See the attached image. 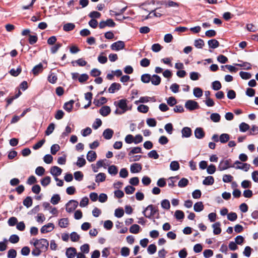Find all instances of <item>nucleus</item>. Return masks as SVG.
<instances>
[{"instance_id":"f257e3e1","label":"nucleus","mask_w":258,"mask_h":258,"mask_svg":"<svg viewBox=\"0 0 258 258\" xmlns=\"http://www.w3.org/2000/svg\"><path fill=\"white\" fill-rule=\"evenodd\" d=\"M143 214L147 218L150 219L152 216H154L157 213L158 216L157 218H159V210L157 207L153 205H149L143 211Z\"/></svg>"},{"instance_id":"f03ea898","label":"nucleus","mask_w":258,"mask_h":258,"mask_svg":"<svg viewBox=\"0 0 258 258\" xmlns=\"http://www.w3.org/2000/svg\"><path fill=\"white\" fill-rule=\"evenodd\" d=\"M33 239L35 240V242L33 243V245L34 246H37V245H39L38 247L40 249L44 250V251L47 250L49 246V242L46 239H35L34 238Z\"/></svg>"},{"instance_id":"7ed1b4c3","label":"nucleus","mask_w":258,"mask_h":258,"mask_svg":"<svg viewBox=\"0 0 258 258\" xmlns=\"http://www.w3.org/2000/svg\"><path fill=\"white\" fill-rule=\"evenodd\" d=\"M232 160L231 159L227 160H222L220 161L219 166L218 169L220 171H223L226 170L231 167H234V165L231 164Z\"/></svg>"},{"instance_id":"20e7f679","label":"nucleus","mask_w":258,"mask_h":258,"mask_svg":"<svg viewBox=\"0 0 258 258\" xmlns=\"http://www.w3.org/2000/svg\"><path fill=\"white\" fill-rule=\"evenodd\" d=\"M114 105L121 109V113H125L128 110L127 105V100L122 99L118 101V102L114 101Z\"/></svg>"},{"instance_id":"39448f33","label":"nucleus","mask_w":258,"mask_h":258,"mask_svg":"<svg viewBox=\"0 0 258 258\" xmlns=\"http://www.w3.org/2000/svg\"><path fill=\"white\" fill-rule=\"evenodd\" d=\"M185 107L189 111H192L199 109L200 106L197 102L192 100H188L185 102Z\"/></svg>"},{"instance_id":"423d86ee","label":"nucleus","mask_w":258,"mask_h":258,"mask_svg":"<svg viewBox=\"0 0 258 258\" xmlns=\"http://www.w3.org/2000/svg\"><path fill=\"white\" fill-rule=\"evenodd\" d=\"M78 202L74 200H71L66 204V211L68 213L73 212L78 207Z\"/></svg>"},{"instance_id":"0eeeda50","label":"nucleus","mask_w":258,"mask_h":258,"mask_svg":"<svg viewBox=\"0 0 258 258\" xmlns=\"http://www.w3.org/2000/svg\"><path fill=\"white\" fill-rule=\"evenodd\" d=\"M125 47V43L123 41L118 40L110 45V48L113 51H119Z\"/></svg>"},{"instance_id":"6e6552de","label":"nucleus","mask_w":258,"mask_h":258,"mask_svg":"<svg viewBox=\"0 0 258 258\" xmlns=\"http://www.w3.org/2000/svg\"><path fill=\"white\" fill-rule=\"evenodd\" d=\"M116 25L115 23L111 19H108L106 21H102L99 23V27L100 29H103L105 27L113 28Z\"/></svg>"},{"instance_id":"1a4fd4ad","label":"nucleus","mask_w":258,"mask_h":258,"mask_svg":"<svg viewBox=\"0 0 258 258\" xmlns=\"http://www.w3.org/2000/svg\"><path fill=\"white\" fill-rule=\"evenodd\" d=\"M54 228V224L52 223H49L43 226L40 229V231L42 233H46L51 232Z\"/></svg>"},{"instance_id":"9d476101","label":"nucleus","mask_w":258,"mask_h":258,"mask_svg":"<svg viewBox=\"0 0 258 258\" xmlns=\"http://www.w3.org/2000/svg\"><path fill=\"white\" fill-rule=\"evenodd\" d=\"M195 136L197 139H201L205 137V133L202 127H197L195 130Z\"/></svg>"},{"instance_id":"9b49d317","label":"nucleus","mask_w":258,"mask_h":258,"mask_svg":"<svg viewBox=\"0 0 258 258\" xmlns=\"http://www.w3.org/2000/svg\"><path fill=\"white\" fill-rule=\"evenodd\" d=\"M77 254V250L75 247H71L66 249V254L68 258H73Z\"/></svg>"},{"instance_id":"f8f14e48","label":"nucleus","mask_w":258,"mask_h":258,"mask_svg":"<svg viewBox=\"0 0 258 258\" xmlns=\"http://www.w3.org/2000/svg\"><path fill=\"white\" fill-rule=\"evenodd\" d=\"M62 169L56 166H54L50 168V173L55 177L60 175L62 173Z\"/></svg>"},{"instance_id":"ddd939ff","label":"nucleus","mask_w":258,"mask_h":258,"mask_svg":"<svg viewBox=\"0 0 258 258\" xmlns=\"http://www.w3.org/2000/svg\"><path fill=\"white\" fill-rule=\"evenodd\" d=\"M142 169V167L140 163H133L131 165L130 170L132 173L140 172Z\"/></svg>"},{"instance_id":"4468645a","label":"nucleus","mask_w":258,"mask_h":258,"mask_svg":"<svg viewBox=\"0 0 258 258\" xmlns=\"http://www.w3.org/2000/svg\"><path fill=\"white\" fill-rule=\"evenodd\" d=\"M99 113L102 115L103 116H107L109 115L111 112V109L108 106H102L99 111Z\"/></svg>"},{"instance_id":"2eb2a0df","label":"nucleus","mask_w":258,"mask_h":258,"mask_svg":"<svg viewBox=\"0 0 258 258\" xmlns=\"http://www.w3.org/2000/svg\"><path fill=\"white\" fill-rule=\"evenodd\" d=\"M114 131L111 128H106L103 132L102 136L106 140H110L112 138Z\"/></svg>"},{"instance_id":"dca6fc26","label":"nucleus","mask_w":258,"mask_h":258,"mask_svg":"<svg viewBox=\"0 0 258 258\" xmlns=\"http://www.w3.org/2000/svg\"><path fill=\"white\" fill-rule=\"evenodd\" d=\"M121 88V86L119 83L114 82L111 84L108 89V92L110 93H114L116 90H119Z\"/></svg>"},{"instance_id":"f3484780","label":"nucleus","mask_w":258,"mask_h":258,"mask_svg":"<svg viewBox=\"0 0 258 258\" xmlns=\"http://www.w3.org/2000/svg\"><path fill=\"white\" fill-rule=\"evenodd\" d=\"M43 70V65L41 63L35 66L32 70V73L34 76H37Z\"/></svg>"},{"instance_id":"a211bd4d","label":"nucleus","mask_w":258,"mask_h":258,"mask_svg":"<svg viewBox=\"0 0 258 258\" xmlns=\"http://www.w3.org/2000/svg\"><path fill=\"white\" fill-rule=\"evenodd\" d=\"M150 81L152 85L157 86L161 83V78L159 76L154 74L151 76V80Z\"/></svg>"},{"instance_id":"6ab92c4d","label":"nucleus","mask_w":258,"mask_h":258,"mask_svg":"<svg viewBox=\"0 0 258 258\" xmlns=\"http://www.w3.org/2000/svg\"><path fill=\"white\" fill-rule=\"evenodd\" d=\"M221 223L220 222H217L214 223L212 227L213 228V233L215 235H218L221 233L222 230L220 228Z\"/></svg>"},{"instance_id":"aec40b11","label":"nucleus","mask_w":258,"mask_h":258,"mask_svg":"<svg viewBox=\"0 0 258 258\" xmlns=\"http://www.w3.org/2000/svg\"><path fill=\"white\" fill-rule=\"evenodd\" d=\"M74 102L75 101L73 100L66 102L63 106V109L67 112H71L72 111Z\"/></svg>"},{"instance_id":"412c9836","label":"nucleus","mask_w":258,"mask_h":258,"mask_svg":"<svg viewBox=\"0 0 258 258\" xmlns=\"http://www.w3.org/2000/svg\"><path fill=\"white\" fill-rule=\"evenodd\" d=\"M191 130L188 127H184L181 130L182 137L183 138H189L191 135Z\"/></svg>"},{"instance_id":"4be33fe9","label":"nucleus","mask_w":258,"mask_h":258,"mask_svg":"<svg viewBox=\"0 0 258 258\" xmlns=\"http://www.w3.org/2000/svg\"><path fill=\"white\" fill-rule=\"evenodd\" d=\"M209 47L210 48L215 49L219 46L220 44L218 40L215 39H210L208 41Z\"/></svg>"},{"instance_id":"5701e85b","label":"nucleus","mask_w":258,"mask_h":258,"mask_svg":"<svg viewBox=\"0 0 258 258\" xmlns=\"http://www.w3.org/2000/svg\"><path fill=\"white\" fill-rule=\"evenodd\" d=\"M97 158V154L95 151H89L87 155V159L89 162L94 161Z\"/></svg>"},{"instance_id":"b1692460","label":"nucleus","mask_w":258,"mask_h":258,"mask_svg":"<svg viewBox=\"0 0 258 258\" xmlns=\"http://www.w3.org/2000/svg\"><path fill=\"white\" fill-rule=\"evenodd\" d=\"M107 101V99L104 97H101L99 100L94 99L93 101V104L97 107H99L101 105L106 103Z\"/></svg>"},{"instance_id":"393cba45","label":"nucleus","mask_w":258,"mask_h":258,"mask_svg":"<svg viewBox=\"0 0 258 258\" xmlns=\"http://www.w3.org/2000/svg\"><path fill=\"white\" fill-rule=\"evenodd\" d=\"M204 208V205L202 202L196 203L194 206V211L196 212H200L203 210Z\"/></svg>"},{"instance_id":"a878e982","label":"nucleus","mask_w":258,"mask_h":258,"mask_svg":"<svg viewBox=\"0 0 258 258\" xmlns=\"http://www.w3.org/2000/svg\"><path fill=\"white\" fill-rule=\"evenodd\" d=\"M214 183V178L212 176L206 177L203 181V184L205 185H211Z\"/></svg>"},{"instance_id":"bb28decb","label":"nucleus","mask_w":258,"mask_h":258,"mask_svg":"<svg viewBox=\"0 0 258 258\" xmlns=\"http://www.w3.org/2000/svg\"><path fill=\"white\" fill-rule=\"evenodd\" d=\"M230 139V135L228 134H222L219 137V141L222 143L225 144L227 143Z\"/></svg>"},{"instance_id":"cd10ccee","label":"nucleus","mask_w":258,"mask_h":258,"mask_svg":"<svg viewBox=\"0 0 258 258\" xmlns=\"http://www.w3.org/2000/svg\"><path fill=\"white\" fill-rule=\"evenodd\" d=\"M22 72V68L20 66H18L16 70L15 69H12L9 73L13 77H17Z\"/></svg>"},{"instance_id":"c85d7f7f","label":"nucleus","mask_w":258,"mask_h":258,"mask_svg":"<svg viewBox=\"0 0 258 258\" xmlns=\"http://www.w3.org/2000/svg\"><path fill=\"white\" fill-rule=\"evenodd\" d=\"M23 205L27 208H29L32 205L33 200L31 197H27L23 202Z\"/></svg>"},{"instance_id":"c756f323","label":"nucleus","mask_w":258,"mask_h":258,"mask_svg":"<svg viewBox=\"0 0 258 258\" xmlns=\"http://www.w3.org/2000/svg\"><path fill=\"white\" fill-rule=\"evenodd\" d=\"M194 95L197 98H200L202 96L203 91L202 89L199 87H195L193 90Z\"/></svg>"},{"instance_id":"7c9ffc66","label":"nucleus","mask_w":258,"mask_h":258,"mask_svg":"<svg viewBox=\"0 0 258 258\" xmlns=\"http://www.w3.org/2000/svg\"><path fill=\"white\" fill-rule=\"evenodd\" d=\"M141 80L144 83H148L151 80V76L149 74H144L141 76Z\"/></svg>"},{"instance_id":"2f4dec72","label":"nucleus","mask_w":258,"mask_h":258,"mask_svg":"<svg viewBox=\"0 0 258 258\" xmlns=\"http://www.w3.org/2000/svg\"><path fill=\"white\" fill-rule=\"evenodd\" d=\"M75 28V25L72 23H68L64 24L63 26V30L66 32H69L73 30Z\"/></svg>"},{"instance_id":"473e14b6","label":"nucleus","mask_w":258,"mask_h":258,"mask_svg":"<svg viewBox=\"0 0 258 258\" xmlns=\"http://www.w3.org/2000/svg\"><path fill=\"white\" fill-rule=\"evenodd\" d=\"M194 45L197 48H202L205 45V42L203 39L199 38L195 40Z\"/></svg>"},{"instance_id":"72a5a7b5","label":"nucleus","mask_w":258,"mask_h":258,"mask_svg":"<svg viewBox=\"0 0 258 258\" xmlns=\"http://www.w3.org/2000/svg\"><path fill=\"white\" fill-rule=\"evenodd\" d=\"M108 172L111 175H115L118 172V168L115 165H111L108 167Z\"/></svg>"},{"instance_id":"f704fd0d","label":"nucleus","mask_w":258,"mask_h":258,"mask_svg":"<svg viewBox=\"0 0 258 258\" xmlns=\"http://www.w3.org/2000/svg\"><path fill=\"white\" fill-rule=\"evenodd\" d=\"M106 175L104 173H99L96 176L95 181L96 182H103L105 180Z\"/></svg>"},{"instance_id":"c9c22d12","label":"nucleus","mask_w":258,"mask_h":258,"mask_svg":"<svg viewBox=\"0 0 258 258\" xmlns=\"http://www.w3.org/2000/svg\"><path fill=\"white\" fill-rule=\"evenodd\" d=\"M140 229V227L138 224H135L132 225L130 228V232L134 234H138Z\"/></svg>"},{"instance_id":"e433bc0d","label":"nucleus","mask_w":258,"mask_h":258,"mask_svg":"<svg viewBox=\"0 0 258 258\" xmlns=\"http://www.w3.org/2000/svg\"><path fill=\"white\" fill-rule=\"evenodd\" d=\"M69 224V220L68 218L60 219L58 222V225L61 228H66Z\"/></svg>"},{"instance_id":"4c0bfd02","label":"nucleus","mask_w":258,"mask_h":258,"mask_svg":"<svg viewBox=\"0 0 258 258\" xmlns=\"http://www.w3.org/2000/svg\"><path fill=\"white\" fill-rule=\"evenodd\" d=\"M55 128V124L53 123H50L47 126L45 134L46 136L50 135L54 131Z\"/></svg>"},{"instance_id":"58836bf2","label":"nucleus","mask_w":258,"mask_h":258,"mask_svg":"<svg viewBox=\"0 0 258 258\" xmlns=\"http://www.w3.org/2000/svg\"><path fill=\"white\" fill-rule=\"evenodd\" d=\"M142 148L140 147H134L132 149V150L128 152V155L129 156H132L133 154H137V153H142Z\"/></svg>"},{"instance_id":"ea45409f","label":"nucleus","mask_w":258,"mask_h":258,"mask_svg":"<svg viewBox=\"0 0 258 258\" xmlns=\"http://www.w3.org/2000/svg\"><path fill=\"white\" fill-rule=\"evenodd\" d=\"M180 168L179 163L176 161H172L170 164V168L172 171H177Z\"/></svg>"},{"instance_id":"a19ab883","label":"nucleus","mask_w":258,"mask_h":258,"mask_svg":"<svg viewBox=\"0 0 258 258\" xmlns=\"http://www.w3.org/2000/svg\"><path fill=\"white\" fill-rule=\"evenodd\" d=\"M137 109L140 112L146 113L148 112L149 108L147 105L141 104L138 106Z\"/></svg>"},{"instance_id":"79ce46f5","label":"nucleus","mask_w":258,"mask_h":258,"mask_svg":"<svg viewBox=\"0 0 258 258\" xmlns=\"http://www.w3.org/2000/svg\"><path fill=\"white\" fill-rule=\"evenodd\" d=\"M60 200V196L58 194H54L51 197V200H50V202L53 205H56L59 203Z\"/></svg>"},{"instance_id":"37998d69","label":"nucleus","mask_w":258,"mask_h":258,"mask_svg":"<svg viewBox=\"0 0 258 258\" xmlns=\"http://www.w3.org/2000/svg\"><path fill=\"white\" fill-rule=\"evenodd\" d=\"M51 182V177L47 176L41 180V184L43 186H46L50 184Z\"/></svg>"},{"instance_id":"c03bdc74","label":"nucleus","mask_w":258,"mask_h":258,"mask_svg":"<svg viewBox=\"0 0 258 258\" xmlns=\"http://www.w3.org/2000/svg\"><path fill=\"white\" fill-rule=\"evenodd\" d=\"M83 157V155L82 157H79L77 162L76 163V165L79 167L84 166L86 163V160Z\"/></svg>"},{"instance_id":"a18cd8bd","label":"nucleus","mask_w":258,"mask_h":258,"mask_svg":"<svg viewBox=\"0 0 258 258\" xmlns=\"http://www.w3.org/2000/svg\"><path fill=\"white\" fill-rule=\"evenodd\" d=\"M104 54L105 52H102L98 57V60L101 64H104L107 61V57L103 55Z\"/></svg>"},{"instance_id":"49530a36","label":"nucleus","mask_w":258,"mask_h":258,"mask_svg":"<svg viewBox=\"0 0 258 258\" xmlns=\"http://www.w3.org/2000/svg\"><path fill=\"white\" fill-rule=\"evenodd\" d=\"M241 166L237 165V166L235 167L236 169H239L244 170L245 172H247L249 168H250V164L248 163H242L241 164Z\"/></svg>"},{"instance_id":"de8ad7c7","label":"nucleus","mask_w":258,"mask_h":258,"mask_svg":"<svg viewBox=\"0 0 258 258\" xmlns=\"http://www.w3.org/2000/svg\"><path fill=\"white\" fill-rule=\"evenodd\" d=\"M211 119L215 122H218L220 121L221 116L219 113H213L210 116Z\"/></svg>"},{"instance_id":"09e8293b","label":"nucleus","mask_w":258,"mask_h":258,"mask_svg":"<svg viewBox=\"0 0 258 258\" xmlns=\"http://www.w3.org/2000/svg\"><path fill=\"white\" fill-rule=\"evenodd\" d=\"M189 183L188 180L185 178H182L178 183V186L180 187H184L186 186Z\"/></svg>"},{"instance_id":"8fccbe9b","label":"nucleus","mask_w":258,"mask_h":258,"mask_svg":"<svg viewBox=\"0 0 258 258\" xmlns=\"http://www.w3.org/2000/svg\"><path fill=\"white\" fill-rule=\"evenodd\" d=\"M74 177L76 180L79 181H82L83 179L84 174L80 171H76L74 172Z\"/></svg>"},{"instance_id":"3c124183","label":"nucleus","mask_w":258,"mask_h":258,"mask_svg":"<svg viewBox=\"0 0 258 258\" xmlns=\"http://www.w3.org/2000/svg\"><path fill=\"white\" fill-rule=\"evenodd\" d=\"M174 216L177 220H182L184 218L183 212L179 210L175 211Z\"/></svg>"},{"instance_id":"603ef678","label":"nucleus","mask_w":258,"mask_h":258,"mask_svg":"<svg viewBox=\"0 0 258 258\" xmlns=\"http://www.w3.org/2000/svg\"><path fill=\"white\" fill-rule=\"evenodd\" d=\"M148 156L150 158L157 159L159 157V154L156 150H153L148 153Z\"/></svg>"},{"instance_id":"864d4df0","label":"nucleus","mask_w":258,"mask_h":258,"mask_svg":"<svg viewBox=\"0 0 258 258\" xmlns=\"http://www.w3.org/2000/svg\"><path fill=\"white\" fill-rule=\"evenodd\" d=\"M239 75L241 78L243 80H248L251 78V74L250 73L246 72H240L239 73Z\"/></svg>"},{"instance_id":"5fc2aeb1","label":"nucleus","mask_w":258,"mask_h":258,"mask_svg":"<svg viewBox=\"0 0 258 258\" xmlns=\"http://www.w3.org/2000/svg\"><path fill=\"white\" fill-rule=\"evenodd\" d=\"M249 127L250 126L245 122H242L239 124V130L241 132H246Z\"/></svg>"},{"instance_id":"6e6d98bb","label":"nucleus","mask_w":258,"mask_h":258,"mask_svg":"<svg viewBox=\"0 0 258 258\" xmlns=\"http://www.w3.org/2000/svg\"><path fill=\"white\" fill-rule=\"evenodd\" d=\"M124 215V211L122 208H118L115 210L114 215L117 218H121Z\"/></svg>"},{"instance_id":"4d7b16f0","label":"nucleus","mask_w":258,"mask_h":258,"mask_svg":"<svg viewBox=\"0 0 258 258\" xmlns=\"http://www.w3.org/2000/svg\"><path fill=\"white\" fill-rule=\"evenodd\" d=\"M157 247L154 244H151L148 246L147 248L148 252L150 254H153L156 252Z\"/></svg>"},{"instance_id":"13d9d810","label":"nucleus","mask_w":258,"mask_h":258,"mask_svg":"<svg viewBox=\"0 0 258 258\" xmlns=\"http://www.w3.org/2000/svg\"><path fill=\"white\" fill-rule=\"evenodd\" d=\"M212 87L214 90H219L222 87L221 84L219 81H215L212 83Z\"/></svg>"},{"instance_id":"bf43d9fd","label":"nucleus","mask_w":258,"mask_h":258,"mask_svg":"<svg viewBox=\"0 0 258 258\" xmlns=\"http://www.w3.org/2000/svg\"><path fill=\"white\" fill-rule=\"evenodd\" d=\"M113 226V222L109 220L105 221L104 223V227L107 230H111Z\"/></svg>"},{"instance_id":"052dcab7","label":"nucleus","mask_w":258,"mask_h":258,"mask_svg":"<svg viewBox=\"0 0 258 258\" xmlns=\"http://www.w3.org/2000/svg\"><path fill=\"white\" fill-rule=\"evenodd\" d=\"M237 218V215L236 213L231 212L227 214V219L230 221H234Z\"/></svg>"},{"instance_id":"680f3d73","label":"nucleus","mask_w":258,"mask_h":258,"mask_svg":"<svg viewBox=\"0 0 258 258\" xmlns=\"http://www.w3.org/2000/svg\"><path fill=\"white\" fill-rule=\"evenodd\" d=\"M101 13L97 11H92L88 14V16L92 19H97L101 17Z\"/></svg>"},{"instance_id":"e2e57ef3","label":"nucleus","mask_w":258,"mask_h":258,"mask_svg":"<svg viewBox=\"0 0 258 258\" xmlns=\"http://www.w3.org/2000/svg\"><path fill=\"white\" fill-rule=\"evenodd\" d=\"M216 170L215 165L213 164H211L209 166L207 167V172L209 174H214Z\"/></svg>"},{"instance_id":"0e129e2a","label":"nucleus","mask_w":258,"mask_h":258,"mask_svg":"<svg viewBox=\"0 0 258 258\" xmlns=\"http://www.w3.org/2000/svg\"><path fill=\"white\" fill-rule=\"evenodd\" d=\"M190 78L191 80L197 81L199 79L201 76L200 74L198 72H192L189 74Z\"/></svg>"},{"instance_id":"69168bd1","label":"nucleus","mask_w":258,"mask_h":258,"mask_svg":"<svg viewBox=\"0 0 258 258\" xmlns=\"http://www.w3.org/2000/svg\"><path fill=\"white\" fill-rule=\"evenodd\" d=\"M161 207L164 209L168 210L170 207V202L166 199L162 200L161 201Z\"/></svg>"},{"instance_id":"338daca9","label":"nucleus","mask_w":258,"mask_h":258,"mask_svg":"<svg viewBox=\"0 0 258 258\" xmlns=\"http://www.w3.org/2000/svg\"><path fill=\"white\" fill-rule=\"evenodd\" d=\"M20 240L19 237L16 234L12 235L9 238V241L12 243H16L19 242Z\"/></svg>"},{"instance_id":"774afa93","label":"nucleus","mask_w":258,"mask_h":258,"mask_svg":"<svg viewBox=\"0 0 258 258\" xmlns=\"http://www.w3.org/2000/svg\"><path fill=\"white\" fill-rule=\"evenodd\" d=\"M17 256V251L15 249H10L8 251L7 257L8 258H15Z\"/></svg>"}]
</instances>
